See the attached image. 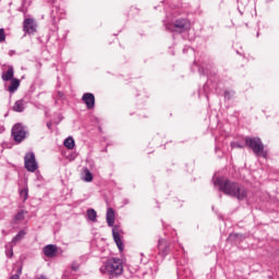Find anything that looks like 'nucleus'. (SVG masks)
Masks as SVG:
<instances>
[{"mask_svg":"<svg viewBox=\"0 0 279 279\" xmlns=\"http://www.w3.org/2000/svg\"><path fill=\"white\" fill-rule=\"evenodd\" d=\"M12 77H14V68H9V70L4 74H2V80L4 82H10Z\"/></svg>","mask_w":279,"mask_h":279,"instance_id":"15","label":"nucleus"},{"mask_svg":"<svg viewBox=\"0 0 279 279\" xmlns=\"http://www.w3.org/2000/svg\"><path fill=\"white\" fill-rule=\"evenodd\" d=\"M166 28L169 32H186V29H191V22L185 19L177 20L174 24L167 25Z\"/></svg>","mask_w":279,"mask_h":279,"instance_id":"4","label":"nucleus"},{"mask_svg":"<svg viewBox=\"0 0 279 279\" xmlns=\"http://www.w3.org/2000/svg\"><path fill=\"white\" fill-rule=\"evenodd\" d=\"M214 184L218 186L219 191H222L225 195H230L239 201L247 199V189L239 183L228 181L223 178H216Z\"/></svg>","mask_w":279,"mask_h":279,"instance_id":"1","label":"nucleus"},{"mask_svg":"<svg viewBox=\"0 0 279 279\" xmlns=\"http://www.w3.org/2000/svg\"><path fill=\"white\" fill-rule=\"evenodd\" d=\"M21 274H23V269H17V274L15 276H20L21 277Z\"/></svg>","mask_w":279,"mask_h":279,"instance_id":"26","label":"nucleus"},{"mask_svg":"<svg viewBox=\"0 0 279 279\" xmlns=\"http://www.w3.org/2000/svg\"><path fill=\"white\" fill-rule=\"evenodd\" d=\"M83 101L86 104L88 109L95 107V95L87 93L83 95Z\"/></svg>","mask_w":279,"mask_h":279,"instance_id":"10","label":"nucleus"},{"mask_svg":"<svg viewBox=\"0 0 279 279\" xmlns=\"http://www.w3.org/2000/svg\"><path fill=\"white\" fill-rule=\"evenodd\" d=\"M5 40V31L0 28V43H4Z\"/></svg>","mask_w":279,"mask_h":279,"instance_id":"22","label":"nucleus"},{"mask_svg":"<svg viewBox=\"0 0 279 279\" xmlns=\"http://www.w3.org/2000/svg\"><path fill=\"white\" fill-rule=\"evenodd\" d=\"M19 86H21V81H19L17 78H13L11 81V85L9 86V92L16 93Z\"/></svg>","mask_w":279,"mask_h":279,"instance_id":"14","label":"nucleus"},{"mask_svg":"<svg viewBox=\"0 0 279 279\" xmlns=\"http://www.w3.org/2000/svg\"><path fill=\"white\" fill-rule=\"evenodd\" d=\"M12 136L15 143H23V141H25V136H27V132L25 131V128H23V125L15 124L12 128Z\"/></svg>","mask_w":279,"mask_h":279,"instance_id":"6","label":"nucleus"},{"mask_svg":"<svg viewBox=\"0 0 279 279\" xmlns=\"http://www.w3.org/2000/svg\"><path fill=\"white\" fill-rule=\"evenodd\" d=\"M25 219V211H19L14 218H13V223H21Z\"/></svg>","mask_w":279,"mask_h":279,"instance_id":"19","label":"nucleus"},{"mask_svg":"<svg viewBox=\"0 0 279 279\" xmlns=\"http://www.w3.org/2000/svg\"><path fill=\"white\" fill-rule=\"evenodd\" d=\"M25 169L31 173H34L38 170V162H36V155L34 153H28L24 157Z\"/></svg>","mask_w":279,"mask_h":279,"instance_id":"5","label":"nucleus"},{"mask_svg":"<svg viewBox=\"0 0 279 279\" xmlns=\"http://www.w3.org/2000/svg\"><path fill=\"white\" fill-rule=\"evenodd\" d=\"M25 230H21L13 239H12V245H16V243H21L23 239L25 238Z\"/></svg>","mask_w":279,"mask_h":279,"instance_id":"13","label":"nucleus"},{"mask_svg":"<svg viewBox=\"0 0 279 279\" xmlns=\"http://www.w3.org/2000/svg\"><path fill=\"white\" fill-rule=\"evenodd\" d=\"M246 147L252 148L253 153L256 156H262L263 158H267V153L265 151V146L263 142L258 137H246L245 138Z\"/></svg>","mask_w":279,"mask_h":279,"instance_id":"3","label":"nucleus"},{"mask_svg":"<svg viewBox=\"0 0 279 279\" xmlns=\"http://www.w3.org/2000/svg\"><path fill=\"white\" fill-rule=\"evenodd\" d=\"M112 235H113V241L118 245V248L120 250V252H123V242L121 241V235L119 234V228L113 227Z\"/></svg>","mask_w":279,"mask_h":279,"instance_id":"8","label":"nucleus"},{"mask_svg":"<svg viewBox=\"0 0 279 279\" xmlns=\"http://www.w3.org/2000/svg\"><path fill=\"white\" fill-rule=\"evenodd\" d=\"M72 269L73 271H77L80 269V264H77L76 262L72 263Z\"/></svg>","mask_w":279,"mask_h":279,"instance_id":"24","label":"nucleus"},{"mask_svg":"<svg viewBox=\"0 0 279 279\" xmlns=\"http://www.w3.org/2000/svg\"><path fill=\"white\" fill-rule=\"evenodd\" d=\"M63 145L66 147V149H73L75 147V140H73V137H68L65 138Z\"/></svg>","mask_w":279,"mask_h":279,"instance_id":"18","label":"nucleus"},{"mask_svg":"<svg viewBox=\"0 0 279 279\" xmlns=\"http://www.w3.org/2000/svg\"><path fill=\"white\" fill-rule=\"evenodd\" d=\"M38 279H47V277H45V276H40Z\"/></svg>","mask_w":279,"mask_h":279,"instance_id":"28","label":"nucleus"},{"mask_svg":"<svg viewBox=\"0 0 279 279\" xmlns=\"http://www.w3.org/2000/svg\"><path fill=\"white\" fill-rule=\"evenodd\" d=\"M56 252H58V246L53 244H48L47 246L44 247V254L48 258H53V256H56Z\"/></svg>","mask_w":279,"mask_h":279,"instance_id":"9","label":"nucleus"},{"mask_svg":"<svg viewBox=\"0 0 279 279\" xmlns=\"http://www.w3.org/2000/svg\"><path fill=\"white\" fill-rule=\"evenodd\" d=\"M47 126H48V128H51V124H50V123H48V124H47Z\"/></svg>","mask_w":279,"mask_h":279,"instance_id":"29","label":"nucleus"},{"mask_svg":"<svg viewBox=\"0 0 279 279\" xmlns=\"http://www.w3.org/2000/svg\"><path fill=\"white\" fill-rule=\"evenodd\" d=\"M14 112H23L25 110V102L23 100H17L13 106Z\"/></svg>","mask_w":279,"mask_h":279,"instance_id":"16","label":"nucleus"},{"mask_svg":"<svg viewBox=\"0 0 279 279\" xmlns=\"http://www.w3.org/2000/svg\"><path fill=\"white\" fill-rule=\"evenodd\" d=\"M83 180L84 182H93V173H90V170H88V168H84L83 169Z\"/></svg>","mask_w":279,"mask_h":279,"instance_id":"17","label":"nucleus"},{"mask_svg":"<svg viewBox=\"0 0 279 279\" xmlns=\"http://www.w3.org/2000/svg\"><path fill=\"white\" fill-rule=\"evenodd\" d=\"M100 272L109 278H117L123 274V263L119 258H110L100 267Z\"/></svg>","mask_w":279,"mask_h":279,"instance_id":"2","label":"nucleus"},{"mask_svg":"<svg viewBox=\"0 0 279 279\" xmlns=\"http://www.w3.org/2000/svg\"><path fill=\"white\" fill-rule=\"evenodd\" d=\"M13 254H14V251H12V248H10V251L7 252V256H10V258H12Z\"/></svg>","mask_w":279,"mask_h":279,"instance_id":"25","label":"nucleus"},{"mask_svg":"<svg viewBox=\"0 0 279 279\" xmlns=\"http://www.w3.org/2000/svg\"><path fill=\"white\" fill-rule=\"evenodd\" d=\"M87 217H88L89 221H96L97 220V211H95V209H88Z\"/></svg>","mask_w":279,"mask_h":279,"instance_id":"20","label":"nucleus"},{"mask_svg":"<svg viewBox=\"0 0 279 279\" xmlns=\"http://www.w3.org/2000/svg\"><path fill=\"white\" fill-rule=\"evenodd\" d=\"M23 27L26 34H34V32H36V22H34L33 19H26Z\"/></svg>","mask_w":279,"mask_h":279,"instance_id":"7","label":"nucleus"},{"mask_svg":"<svg viewBox=\"0 0 279 279\" xmlns=\"http://www.w3.org/2000/svg\"><path fill=\"white\" fill-rule=\"evenodd\" d=\"M20 195H21L23 202H26L27 197L29 195V191L27 189H23L20 191Z\"/></svg>","mask_w":279,"mask_h":279,"instance_id":"21","label":"nucleus"},{"mask_svg":"<svg viewBox=\"0 0 279 279\" xmlns=\"http://www.w3.org/2000/svg\"><path fill=\"white\" fill-rule=\"evenodd\" d=\"M158 250L160 252V254H162V256H167L168 252H169V246L167 245V240H159L158 243Z\"/></svg>","mask_w":279,"mask_h":279,"instance_id":"12","label":"nucleus"},{"mask_svg":"<svg viewBox=\"0 0 279 279\" xmlns=\"http://www.w3.org/2000/svg\"><path fill=\"white\" fill-rule=\"evenodd\" d=\"M229 95H230V93H228V92L225 93V97H226V98H230Z\"/></svg>","mask_w":279,"mask_h":279,"instance_id":"27","label":"nucleus"},{"mask_svg":"<svg viewBox=\"0 0 279 279\" xmlns=\"http://www.w3.org/2000/svg\"><path fill=\"white\" fill-rule=\"evenodd\" d=\"M106 219H107L108 226H109L110 228H112V226H114V219H116L114 209H112V208H108V209H107Z\"/></svg>","mask_w":279,"mask_h":279,"instance_id":"11","label":"nucleus"},{"mask_svg":"<svg viewBox=\"0 0 279 279\" xmlns=\"http://www.w3.org/2000/svg\"><path fill=\"white\" fill-rule=\"evenodd\" d=\"M231 147H232V149H234V148L243 149V145H240L239 143H235V142L231 143Z\"/></svg>","mask_w":279,"mask_h":279,"instance_id":"23","label":"nucleus"}]
</instances>
